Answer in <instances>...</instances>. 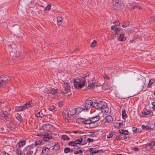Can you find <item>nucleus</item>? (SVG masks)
<instances>
[{
  "label": "nucleus",
  "instance_id": "1",
  "mask_svg": "<svg viewBox=\"0 0 155 155\" xmlns=\"http://www.w3.org/2000/svg\"><path fill=\"white\" fill-rule=\"evenodd\" d=\"M86 81L85 78H81L80 79H77L74 80V85L75 88L79 89L83 87Z\"/></svg>",
  "mask_w": 155,
  "mask_h": 155
},
{
  "label": "nucleus",
  "instance_id": "2",
  "mask_svg": "<svg viewBox=\"0 0 155 155\" xmlns=\"http://www.w3.org/2000/svg\"><path fill=\"white\" fill-rule=\"evenodd\" d=\"M39 91L41 93H45L47 94L56 95L57 94L58 90L57 89L51 87L44 88V87H42L40 89Z\"/></svg>",
  "mask_w": 155,
  "mask_h": 155
},
{
  "label": "nucleus",
  "instance_id": "3",
  "mask_svg": "<svg viewBox=\"0 0 155 155\" xmlns=\"http://www.w3.org/2000/svg\"><path fill=\"white\" fill-rule=\"evenodd\" d=\"M34 105L32 104V101H29L28 102H27L23 106L17 107L16 108V109L19 111H21L27 108L32 107Z\"/></svg>",
  "mask_w": 155,
  "mask_h": 155
},
{
  "label": "nucleus",
  "instance_id": "4",
  "mask_svg": "<svg viewBox=\"0 0 155 155\" xmlns=\"http://www.w3.org/2000/svg\"><path fill=\"white\" fill-rule=\"evenodd\" d=\"M10 77L5 75H2L0 77V87L6 85L10 80Z\"/></svg>",
  "mask_w": 155,
  "mask_h": 155
},
{
  "label": "nucleus",
  "instance_id": "5",
  "mask_svg": "<svg viewBox=\"0 0 155 155\" xmlns=\"http://www.w3.org/2000/svg\"><path fill=\"white\" fill-rule=\"evenodd\" d=\"M92 104L93 102L91 100H86L85 102L84 106L83 107L84 110L86 111H87L88 109L92 107Z\"/></svg>",
  "mask_w": 155,
  "mask_h": 155
},
{
  "label": "nucleus",
  "instance_id": "6",
  "mask_svg": "<svg viewBox=\"0 0 155 155\" xmlns=\"http://www.w3.org/2000/svg\"><path fill=\"white\" fill-rule=\"evenodd\" d=\"M70 82L68 80L65 81L64 83L63 88L64 90V93L67 94L70 91Z\"/></svg>",
  "mask_w": 155,
  "mask_h": 155
},
{
  "label": "nucleus",
  "instance_id": "7",
  "mask_svg": "<svg viewBox=\"0 0 155 155\" xmlns=\"http://www.w3.org/2000/svg\"><path fill=\"white\" fill-rule=\"evenodd\" d=\"M81 121L82 123L84 124H89L91 128H93L95 127V126L94 125H92V122H94V121L92 120V121L90 119H85L82 118H81Z\"/></svg>",
  "mask_w": 155,
  "mask_h": 155
},
{
  "label": "nucleus",
  "instance_id": "8",
  "mask_svg": "<svg viewBox=\"0 0 155 155\" xmlns=\"http://www.w3.org/2000/svg\"><path fill=\"white\" fill-rule=\"evenodd\" d=\"M146 79L143 76L140 75L137 80V83L142 86H143L146 82Z\"/></svg>",
  "mask_w": 155,
  "mask_h": 155
},
{
  "label": "nucleus",
  "instance_id": "9",
  "mask_svg": "<svg viewBox=\"0 0 155 155\" xmlns=\"http://www.w3.org/2000/svg\"><path fill=\"white\" fill-rule=\"evenodd\" d=\"M112 7L113 9L116 10H118L120 8L121 5L119 3V0H117L114 2Z\"/></svg>",
  "mask_w": 155,
  "mask_h": 155
},
{
  "label": "nucleus",
  "instance_id": "10",
  "mask_svg": "<svg viewBox=\"0 0 155 155\" xmlns=\"http://www.w3.org/2000/svg\"><path fill=\"white\" fill-rule=\"evenodd\" d=\"M99 110L108 109L107 104L104 101H100L99 103Z\"/></svg>",
  "mask_w": 155,
  "mask_h": 155
},
{
  "label": "nucleus",
  "instance_id": "11",
  "mask_svg": "<svg viewBox=\"0 0 155 155\" xmlns=\"http://www.w3.org/2000/svg\"><path fill=\"white\" fill-rule=\"evenodd\" d=\"M103 120L105 123H111L113 120V119L110 115L106 116L104 119Z\"/></svg>",
  "mask_w": 155,
  "mask_h": 155
},
{
  "label": "nucleus",
  "instance_id": "12",
  "mask_svg": "<svg viewBox=\"0 0 155 155\" xmlns=\"http://www.w3.org/2000/svg\"><path fill=\"white\" fill-rule=\"evenodd\" d=\"M52 137L49 133H46L43 137V139L45 141H48Z\"/></svg>",
  "mask_w": 155,
  "mask_h": 155
},
{
  "label": "nucleus",
  "instance_id": "13",
  "mask_svg": "<svg viewBox=\"0 0 155 155\" xmlns=\"http://www.w3.org/2000/svg\"><path fill=\"white\" fill-rule=\"evenodd\" d=\"M25 141L23 140V141H21L20 142H19L16 145V147L17 148H20L21 147H23L25 145Z\"/></svg>",
  "mask_w": 155,
  "mask_h": 155
},
{
  "label": "nucleus",
  "instance_id": "14",
  "mask_svg": "<svg viewBox=\"0 0 155 155\" xmlns=\"http://www.w3.org/2000/svg\"><path fill=\"white\" fill-rule=\"evenodd\" d=\"M63 116L64 118L67 120H68L69 117V113L66 110H64L62 112Z\"/></svg>",
  "mask_w": 155,
  "mask_h": 155
},
{
  "label": "nucleus",
  "instance_id": "15",
  "mask_svg": "<svg viewBox=\"0 0 155 155\" xmlns=\"http://www.w3.org/2000/svg\"><path fill=\"white\" fill-rule=\"evenodd\" d=\"M118 39L120 41H124L126 40V38L124 36V35L123 34H121L120 35Z\"/></svg>",
  "mask_w": 155,
  "mask_h": 155
},
{
  "label": "nucleus",
  "instance_id": "16",
  "mask_svg": "<svg viewBox=\"0 0 155 155\" xmlns=\"http://www.w3.org/2000/svg\"><path fill=\"white\" fill-rule=\"evenodd\" d=\"M42 152L43 154L47 155L49 153L50 150L48 148L45 147L42 149Z\"/></svg>",
  "mask_w": 155,
  "mask_h": 155
},
{
  "label": "nucleus",
  "instance_id": "17",
  "mask_svg": "<svg viewBox=\"0 0 155 155\" xmlns=\"http://www.w3.org/2000/svg\"><path fill=\"white\" fill-rule=\"evenodd\" d=\"M100 119V117L99 116H96L95 117H92L91 118V121L92 120L94 121V122H92V125L95 122L98 120Z\"/></svg>",
  "mask_w": 155,
  "mask_h": 155
},
{
  "label": "nucleus",
  "instance_id": "18",
  "mask_svg": "<svg viewBox=\"0 0 155 155\" xmlns=\"http://www.w3.org/2000/svg\"><path fill=\"white\" fill-rule=\"evenodd\" d=\"M93 148H91L88 150V151L91 153V155H94L97 153H99L100 151V150L93 151Z\"/></svg>",
  "mask_w": 155,
  "mask_h": 155
},
{
  "label": "nucleus",
  "instance_id": "19",
  "mask_svg": "<svg viewBox=\"0 0 155 155\" xmlns=\"http://www.w3.org/2000/svg\"><path fill=\"white\" fill-rule=\"evenodd\" d=\"M119 133L122 135H125L126 136V135H128V131L127 130H119Z\"/></svg>",
  "mask_w": 155,
  "mask_h": 155
},
{
  "label": "nucleus",
  "instance_id": "20",
  "mask_svg": "<svg viewBox=\"0 0 155 155\" xmlns=\"http://www.w3.org/2000/svg\"><path fill=\"white\" fill-rule=\"evenodd\" d=\"M34 151V148H31L28 150L26 153V155H31L33 154Z\"/></svg>",
  "mask_w": 155,
  "mask_h": 155
},
{
  "label": "nucleus",
  "instance_id": "21",
  "mask_svg": "<svg viewBox=\"0 0 155 155\" xmlns=\"http://www.w3.org/2000/svg\"><path fill=\"white\" fill-rule=\"evenodd\" d=\"M63 20L61 17H58L57 18V21L58 25V26H61Z\"/></svg>",
  "mask_w": 155,
  "mask_h": 155
},
{
  "label": "nucleus",
  "instance_id": "22",
  "mask_svg": "<svg viewBox=\"0 0 155 155\" xmlns=\"http://www.w3.org/2000/svg\"><path fill=\"white\" fill-rule=\"evenodd\" d=\"M155 146V143L153 140L151 143L147 144V147L150 149L153 148V147Z\"/></svg>",
  "mask_w": 155,
  "mask_h": 155
},
{
  "label": "nucleus",
  "instance_id": "23",
  "mask_svg": "<svg viewBox=\"0 0 155 155\" xmlns=\"http://www.w3.org/2000/svg\"><path fill=\"white\" fill-rule=\"evenodd\" d=\"M130 23L128 21H124L122 24V26L123 28H126L129 25Z\"/></svg>",
  "mask_w": 155,
  "mask_h": 155
},
{
  "label": "nucleus",
  "instance_id": "24",
  "mask_svg": "<svg viewBox=\"0 0 155 155\" xmlns=\"http://www.w3.org/2000/svg\"><path fill=\"white\" fill-rule=\"evenodd\" d=\"M99 103H96L94 102V103H93V104H92V107H94L95 108L99 110Z\"/></svg>",
  "mask_w": 155,
  "mask_h": 155
},
{
  "label": "nucleus",
  "instance_id": "25",
  "mask_svg": "<svg viewBox=\"0 0 155 155\" xmlns=\"http://www.w3.org/2000/svg\"><path fill=\"white\" fill-rule=\"evenodd\" d=\"M122 117L125 119L127 117V115L126 113V110L125 109L123 110L122 111Z\"/></svg>",
  "mask_w": 155,
  "mask_h": 155
},
{
  "label": "nucleus",
  "instance_id": "26",
  "mask_svg": "<svg viewBox=\"0 0 155 155\" xmlns=\"http://www.w3.org/2000/svg\"><path fill=\"white\" fill-rule=\"evenodd\" d=\"M115 132L114 131L109 133L107 136V138H111L113 137V135H115Z\"/></svg>",
  "mask_w": 155,
  "mask_h": 155
},
{
  "label": "nucleus",
  "instance_id": "27",
  "mask_svg": "<svg viewBox=\"0 0 155 155\" xmlns=\"http://www.w3.org/2000/svg\"><path fill=\"white\" fill-rule=\"evenodd\" d=\"M35 115L37 117H42L44 116V114H43L42 111H40L36 114Z\"/></svg>",
  "mask_w": 155,
  "mask_h": 155
},
{
  "label": "nucleus",
  "instance_id": "28",
  "mask_svg": "<svg viewBox=\"0 0 155 155\" xmlns=\"http://www.w3.org/2000/svg\"><path fill=\"white\" fill-rule=\"evenodd\" d=\"M16 118L19 121H22V117L21 116L18 114H17L16 115Z\"/></svg>",
  "mask_w": 155,
  "mask_h": 155
},
{
  "label": "nucleus",
  "instance_id": "29",
  "mask_svg": "<svg viewBox=\"0 0 155 155\" xmlns=\"http://www.w3.org/2000/svg\"><path fill=\"white\" fill-rule=\"evenodd\" d=\"M142 128L144 130H150L151 129V128L149 126H145L144 125H142Z\"/></svg>",
  "mask_w": 155,
  "mask_h": 155
},
{
  "label": "nucleus",
  "instance_id": "30",
  "mask_svg": "<svg viewBox=\"0 0 155 155\" xmlns=\"http://www.w3.org/2000/svg\"><path fill=\"white\" fill-rule=\"evenodd\" d=\"M83 140V138L82 137H80L79 139L76 140L75 141V143H76V144H80L82 142Z\"/></svg>",
  "mask_w": 155,
  "mask_h": 155
},
{
  "label": "nucleus",
  "instance_id": "31",
  "mask_svg": "<svg viewBox=\"0 0 155 155\" xmlns=\"http://www.w3.org/2000/svg\"><path fill=\"white\" fill-rule=\"evenodd\" d=\"M68 145L72 146H77L76 145V143H75L74 141H71L69 142L68 143Z\"/></svg>",
  "mask_w": 155,
  "mask_h": 155
},
{
  "label": "nucleus",
  "instance_id": "32",
  "mask_svg": "<svg viewBox=\"0 0 155 155\" xmlns=\"http://www.w3.org/2000/svg\"><path fill=\"white\" fill-rule=\"evenodd\" d=\"M95 86L93 82H92V83H90L88 86L87 87L88 89H93L94 87H95Z\"/></svg>",
  "mask_w": 155,
  "mask_h": 155
},
{
  "label": "nucleus",
  "instance_id": "33",
  "mask_svg": "<svg viewBox=\"0 0 155 155\" xmlns=\"http://www.w3.org/2000/svg\"><path fill=\"white\" fill-rule=\"evenodd\" d=\"M144 23H146V24L149 25L151 23L150 19L149 18H146L144 20Z\"/></svg>",
  "mask_w": 155,
  "mask_h": 155
},
{
  "label": "nucleus",
  "instance_id": "34",
  "mask_svg": "<svg viewBox=\"0 0 155 155\" xmlns=\"http://www.w3.org/2000/svg\"><path fill=\"white\" fill-rule=\"evenodd\" d=\"M42 143V141L40 140H37L35 142V145L36 146L40 145Z\"/></svg>",
  "mask_w": 155,
  "mask_h": 155
},
{
  "label": "nucleus",
  "instance_id": "35",
  "mask_svg": "<svg viewBox=\"0 0 155 155\" xmlns=\"http://www.w3.org/2000/svg\"><path fill=\"white\" fill-rule=\"evenodd\" d=\"M70 114L72 116L74 115L76 113H77V110L76 109H72L70 111Z\"/></svg>",
  "mask_w": 155,
  "mask_h": 155
},
{
  "label": "nucleus",
  "instance_id": "36",
  "mask_svg": "<svg viewBox=\"0 0 155 155\" xmlns=\"http://www.w3.org/2000/svg\"><path fill=\"white\" fill-rule=\"evenodd\" d=\"M154 82V80L153 79H151L149 81V82L148 84L147 85V87H150L151 84H153Z\"/></svg>",
  "mask_w": 155,
  "mask_h": 155
},
{
  "label": "nucleus",
  "instance_id": "37",
  "mask_svg": "<svg viewBox=\"0 0 155 155\" xmlns=\"http://www.w3.org/2000/svg\"><path fill=\"white\" fill-rule=\"evenodd\" d=\"M150 113V112L149 110H145L143 111L142 112V114L144 115H149Z\"/></svg>",
  "mask_w": 155,
  "mask_h": 155
},
{
  "label": "nucleus",
  "instance_id": "38",
  "mask_svg": "<svg viewBox=\"0 0 155 155\" xmlns=\"http://www.w3.org/2000/svg\"><path fill=\"white\" fill-rule=\"evenodd\" d=\"M62 139L64 140H68L70 138L66 135H64L62 136Z\"/></svg>",
  "mask_w": 155,
  "mask_h": 155
},
{
  "label": "nucleus",
  "instance_id": "39",
  "mask_svg": "<svg viewBox=\"0 0 155 155\" xmlns=\"http://www.w3.org/2000/svg\"><path fill=\"white\" fill-rule=\"evenodd\" d=\"M97 41L96 40H94L92 43L91 44V47H94L96 45Z\"/></svg>",
  "mask_w": 155,
  "mask_h": 155
},
{
  "label": "nucleus",
  "instance_id": "40",
  "mask_svg": "<svg viewBox=\"0 0 155 155\" xmlns=\"http://www.w3.org/2000/svg\"><path fill=\"white\" fill-rule=\"evenodd\" d=\"M71 149L69 148L66 147L64 150V152L65 153H68L70 152Z\"/></svg>",
  "mask_w": 155,
  "mask_h": 155
},
{
  "label": "nucleus",
  "instance_id": "41",
  "mask_svg": "<svg viewBox=\"0 0 155 155\" xmlns=\"http://www.w3.org/2000/svg\"><path fill=\"white\" fill-rule=\"evenodd\" d=\"M95 86V87H97L101 85V84L98 83L97 81H95V82H93Z\"/></svg>",
  "mask_w": 155,
  "mask_h": 155
},
{
  "label": "nucleus",
  "instance_id": "42",
  "mask_svg": "<svg viewBox=\"0 0 155 155\" xmlns=\"http://www.w3.org/2000/svg\"><path fill=\"white\" fill-rule=\"evenodd\" d=\"M16 153L18 155H22L23 154L21 151L20 150V149H18V148L17 149Z\"/></svg>",
  "mask_w": 155,
  "mask_h": 155
},
{
  "label": "nucleus",
  "instance_id": "43",
  "mask_svg": "<svg viewBox=\"0 0 155 155\" xmlns=\"http://www.w3.org/2000/svg\"><path fill=\"white\" fill-rule=\"evenodd\" d=\"M51 5L50 4H49L48 6L46 7L44 9V11H49L50 9Z\"/></svg>",
  "mask_w": 155,
  "mask_h": 155
},
{
  "label": "nucleus",
  "instance_id": "44",
  "mask_svg": "<svg viewBox=\"0 0 155 155\" xmlns=\"http://www.w3.org/2000/svg\"><path fill=\"white\" fill-rule=\"evenodd\" d=\"M77 110V113H79L81 111L84 110L83 108L78 107L75 109Z\"/></svg>",
  "mask_w": 155,
  "mask_h": 155
},
{
  "label": "nucleus",
  "instance_id": "45",
  "mask_svg": "<svg viewBox=\"0 0 155 155\" xmlns=\"http://www.w3.org/2000/svg\"><path fill=\"white\" fill-rule=\"evenodd\" d=\"M121 28H116L114 30L115 34H117V33L120 30Z\"/></svg>",
  "mask_w": 155,
  "mask_h": 155
},
{
  "label": "nucleus",
  "instance_id": "46",
  "mask_svg": "<svg viewBox=\"0 0 155 155\" xmlns=\"http://www.w3.org/2000/svg\"><path fill=\"white\" fill-rule=\"evenodd\" d=\"M82 152V150H79L78 151H74V153L75 154H81Z\"/></svg>",
  "mask_w": 155,
  "mask_h": 155
},
{
  "label": "nucleus",
  "instance_id": "47",
  "mask_svg": "<svg viewBox=\"0 0 155 155\" xmlns=\"http://www.w3.org/2000/svg\"><path fill=\"white\" fill-rule=\"evenodd\" d=\"M113 23L116 26H119L120 25V22L117 21H114Z\"/></svg>",
  "mask_w": 155,
  "mask_h": 155
},
{
  "label": "nucleus",
  "instance_id": "48",
  "mask_svg": "<svg viewBox=\"0 0 155 155\" xmlns=\"http://www.w3.org/2000/svg\"><path fill=\"white\" fill-rule=\"evenodd\" d=\"M55 108V107L54 106H52L50 107H49L48 109L51 111H52Z\"/></svg>",
  "mask_w": 155,
  "mask_h": 155
},
{
  "label": "nucleus",
  "instance_id": "49",
  "mask_svg": "<svg viewBox=\"0 0 155 155\" xmlns=\"http://www.w3.org/2000/svg\"><path fill=\"white\" fill-rule=\"evenodd\" d=\"M135 8L140 9V7L139 6L135 5V6H133L132 8V9H135Z\"/></svg>",
  "mask_w": 155,
  "mask_h": 155
},
{
  "label": "nucleus",
  "instance_id": "50",
  "mask_svg": "<svg viewBox=\"0 0 155 155\" xmlns=\"http://www.w3.org/2000/svg\"><path fill=\"white\" fill-rule=\"evenodd\" d=\"M87 140L88 142H93V139H91L90 138H88L87 139Z\"/></svg>",
  "mask_w": 155,
  "mask_h": 155
},
{
  "label": "nucleus",
  "instance_id": "51",
  "mask_svg": "<svg viewBox=\"0 0 155 155\" xmlns=\"http://www.w3.org/2000/svg\"><path fill=\"white\" fill-rule=\"evenodd\" d=\"M121 139V138L120 137V136H118L116 137L115 140H120Z\"/></svg>",
  "mask_w": 155,
  "mask_h": 155
},
{
  "label": "nucleus",
  "instance_id": "52",
  "mask_svg": "<svg viewBox=\"0 0 155 155\" xmlns=\"http://www.w3.org/2000/svg\"><path fill=\"white\" fill-rule=\"evenodd\" d=\"M150 21L151 22H153L155 21V16L151 18Z\"/></svg>",
  "mask_w": 155,
  "mask_h": 155
},
{
  "label": "nucleus",
  "instance_id": "53",
  "mask_svg": "<svg viewBox=\"0 0 155 155\" xmlns=\"http://www.w3.org/2000/svg\"><path fill=\"white\" fill-rule=\"evenodd\" d=\"M58 106L59 107H61L63 106V104L61 102H60L58 103Z\"/></svg>",
  "mask_w": 155,
  "mask_h": 155
},
{
  "label": "nucleus",
  "instance_id": "54",
  "mask_svg": "<svg viewBox=\"0 0 155 155\" xmlns=\"http://www.w3.org/2000/svg\"><path fill=\"white\" fill-rule=\"evenodd\" d=\"M116 28V26L115 25H113L111 27V29L112 30H114L115 28Z\"/></svg>",
  "mask_w": 155,
  "mask_h": 155
},
{
  "label": "nucleus",
  "instance_id": "55",
  "mask_svg": "<svg viewBox=\"0 0 155 155\" xmlns=\"http://www.w3.org/2000/svg\"><path fill=\"white\" fill-rule=\"evenodd\" d=\"M104 78H106V79H109V78L108 77L107 75L106 74H104Z\"/></svg>",
  "mask_w": 155,
  "mask_h": 155
},
{
  "label": "nucleus",
  "instance_id": "56",
  "mask_svg": "<svg viewBox=\"0 0 155 155\" xmlns=\"http://www.w3.org/2000/svg\"><path fill=\"white\" fill-rule=\"evenodd\" d=\"M137 130V129L134 127H133L132 128V130L134 132H136V130Z\"/></svg>",
  "mask_w": 155,
  "mask_h": 155
},
{
  "label": "nucleus",
  "instance_id": "57",
  "mask_svg": "<svg viewBox=\"0 0 155 155\" xmlns=\"http://www.w3.org/2000/svg\"><path fill=\"white\" fill-rule=\"evenodd\" d=\"M134 150L135 151H137L138 150V148L137 147H135L134 148Z\"/></svg>",
  "mask_w": 155,
  "mask_h": 155
},
{
  "label": "nucleus",
  "instance_id": "58",
  "mask_svg": "<svg viewBox=\"0 0 155 155\" xmlns=\"http://www.w3.org/2000/svg\"><path fill=\"white\" fill-rule=\"evenodd\" d=\"M47 125L46 124H44L43 126V128H45L46 127Z\"/></svg>",
  "mask_w": 155,
  "mask_h": 155
},
{
  "label": "nucleus",
  "instance_id": "59",
  "mask_svg": "<svg viewBox=\"0 0 155 155\" xmlns=\"http://www.w3.org/2000/svg\"><path fill=\"white\" fill-rule=\"evenodd\" d=\"M152 104L153 106L155 107V102H153Z\"/></svg>",
  "mask_w": 155,
  "mask_h": 155
},
{
  "label": "nucleus",
  "instance_id": "60",
  "mask_svg": "<svg viewBox=\"0 0 155 155\" xmlns=\"http://www.w3.org/2000/svg\"><path fill=\"white\" fill-rule=\"evenodd\" d=\"M2 103L1 102H0V107H2Z\"/></svg>",
  "mask_w": 155,
  "mask_h": 155
},
{
  "label": "nucleus",
  "instance_id": "61",
  "mask_svg": "<svg viewBox=\"0 0 155 155\" xmlns=\"http://www.w3.org/2000/svg\"><path fill=\"white\" fill-rule=\"evenodd\" d=\"M40 2L42 3H43L44 2H45V1L44 0H40Z\"/></svg>",
  "mask_w": 155,
  "mask_h": 155
},
{
  "label": "nucleus",
  "instance_id": "62",
  "mask_svg": "<svg viewBox=\"0 0 155 155\" xmlns=\"http://www.w3.org/2000/svg\"><path fill=\"white\" fill-rule=\"evenodd\" d=\"M74 151H75L74 150H72L70 151L71 152H73V151L74 152Z\"/></svg>",
  "mask_w": 155,
  "mask_h": 155
},
{
  "label": "nucleus",
  "instance_id": "63",
  "mask_svg": "<svg viewBox=\"0 0 155 155\" xmlns=\"http://www.w3.org/2000/svg\"><path fill=\"white\" fill-rule=\"evenodd\" d=\"M5 155H10L9 154L7 153L6 154H5Z\"/></svg>",
  "mask_w": 155,
  "mask_h": 155
},
{
  "label": "nucleus",
  "instance_id": "64",
  "mask_svg": "<svg viewBox=\"0 0 155 155\" xmlns=\"http://www.w3.org/2000/svg\"><path fill=\"white\" fill-rule=\"evenodd\" d=\"M153 95L155 96V91L153 93Z\"/></svg>",
  "mask_w": 155,
  "mask_h": 155
}]
</instances>
